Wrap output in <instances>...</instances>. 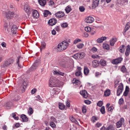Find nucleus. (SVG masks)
Wrapping results in <instances>:
<instances>
[{"instance_id": "nucleus-1", "label": "nucleus", "mask_w": 130, "mask_h": 130, "mask_svg": "<svg viewBox=\"0 0 130 130\" xmlns=\"http://www.w3.org/2000/svg\"><path fill=\"white\" fill-rule=\"evenodd\" d=\"M68 45V43L67 42L63 41L58 44L56 49L58 52H61L66 50Z\"/></svg>"}, {"instance_id": "nucleus-2", "label": "nucleus", "mask_w": 130, "mask_h": 130, "mask_svg": "<svg viewBox=\"0 0 130 130\" xmlns=\"http://www.w3.org/2000/svg\"><path fill=\"white\" fill-rule=\"evenodd\" d=\"M60 88L59 87H55L50 91L51 94L52 96L55 97L60 91Z\"/></svg>"}, {"instance_id": "nucleus-3", "label": "nucleus", "mask_w": 130, "mask_h": 130, "mask_svg": "<svg viewBox=\"0 0 130 130\" xmlns=\"http://www.w3.org/2000/svg\"><path fill=\"white\" fill-rule=\"evenodd\" d=\"M57 81L55 78L51 77L49 82V86L50 87H57Z\"/></svg>"}, {"instance_id": "nucleus-4", "label": "nucleus", "mask_w": 130, "mask_h": 130, "mask_svg": "<svg viewBox=\"0 0 130 130\" xmlns=\"http://www.w3.org/2000/svg\"><path fill=\"white\" fill-rule=\"evenodd\" d=\"M123 85L122 84L120 83L118 86V89L117 91V95L118 96H119L120 94L122 93L123 90Z\"/></svg>"}, {"instance_id": "nucleus-5", "label": "nucleus", "mask_w": 130, "mask_h": 130, "mask_svg": "<svg viewBox=\"0 0 130 130\" xmlns=\"http://www.w3.org/2000/svg\"><path fill=\"white\" fill-rule=\"evenodd\" d=\"M100 0H92V7L93 9L95 8L98 7L100 3Z\"/></svg>"}, {"instance_id": "nucleus-6", "label": "nucleus", "mask_w": 130, "mask_h": 130, "mask_svg": "<svg viewBox=\"0 0 130 130\" xmlns=\"http://www.w3.org/2000/svg\"><path fill=\"white\" fill-rule=\"evenodd\" d=\"M123 60V58L120 57L118 58L113 60L112 61V63L114 64H117L121 62Z\"/></svg>"}, {"instance_id": "nucleus-7", "label": "nucleus", "mask_w": 130, "mask_h": 130, "mask_svg": "<svg viewBox=\"0 0 130 130\" xmlns=\"http://www.w3.org/2000/svg\"><path fill=\"white\" fill-rule=\"evenodd\" d=\"M15 15L14 12V11L9 12L6 13V16L8 19H10L11 17H13Z\"/></svg>"}, {"instance_id": "nucleus-8", "label": "nucleus", "mask_w": 130, "mask_h": 130, "mask_svg": "<svg viewBox=\"0 0 130 130\" xmlns=\"http://www.w3.org/2000/svg\"><path fill=\"white\" fill-rule=\"evenodd\" d=\"M55 15L56 17L60 18L63 17L65 15V14L63 12L58 11L55 14Z\"/></svg>"}, {"instance_id": "nucleus-9", "label": "nucleus", "mask_w": 130, "mask_h": 130, "mask_svg": "<svg viewBox=\"0 0 130 130\" xmlns=\"http://www.w3.org/2000/svg\"><path fill=\"white\" fill-rule=\"evenodd\" d=\"M94 19L92 17H88L85 20V22L87 23H91L94 21Z\"/></svg>"}, {"instance_id": "nucleus-10", "label": "nucleus", "mask_w": 130, "mask_h": 130, "mask_svg": "<svg viewBox=\"0 0 130 130\" xmlns=\"http://www.w3.org/2000/svg\"><path fill=\"white\" fill-rule=\"evenodd\" d=\"M57 22V20L55 19H52L49 21L48 23L49 25L51 26L55 25Z\"/></svg>"}, {"instance_id": "nucleus-11", "label": "nucleus", "mask_w": 130, "mask_h": 130, "mask_svg": "<svg viewBox=\"0 0 130 130\" xmlns=\"http://www.w3.org/2000/svg\"><path fill=\"white\" fill-rule=\"evenodd\" d=\"M53 72L54 74L61 75L62 76H64V73L58 70H53Z\"/></svg>"}, {"instance_id": "nucleus-12", "label": "nucleus", "mask_w": 130, "mask_h": 130, "mask_svg": "<svg viewBox=\"0 0 130 130\" xmlns=\"http://www.w3.org/2000/svg\"><path fill=\"white\" fill-rule=\"evenodd\" d=\"M107 37H102L100 38H98L96 40L97 43H101L103 42V41L106 39Z\"/></svg>"}, {"instance_id": "nucleus-13", "label": "nucleus", "mask_w": 130, "mask_h": 130, "mask_svg": "<svg viewBox=\"0 0 130 130\" xmlns=\"http://www.w3.org/2000/svg\"><path fill=\"white\" fill-rule=\"evenodd\" d=\"M80 93L84 98H86L88 96L87 92V91L85 90L81 91L80 92Z\"/></svg>"}, {"instance_id": "nucleus-14", "label": "nucleus", "mask_w": 130, "mask_h": 130, "mask_svg": "<svg viewBox=\"0 0 130 130\" xmlns=\"http://www.w3.org/2000/svg\"><path fill=\"white\" fill-rule=\"evenodd\" d=\"M32 16L34 18H38L39 17V15L37 11L36 10H34L33 11Z\"/></svg>"}, {"instance_id": "nucleus-15", "label": "nucleus", "mask_w": 130, "mask_h": 130, "mask_svg": "<svg viewBox=\"0 0 130 130\" xmlns=\"http://www.w3.org/2000/svg\"><path fill=\"white\" fill-rule=\"evenodd\" d=\"M13 104V103L12 102L10 101L6 104L5 106L7 109H9Z\"/></svg>"}, {"instance_id": "nucleus-16", "label": "nucleus", "mask_w": 130, "mask_h": 130, "mask_svg": "<svg viewBox=\"0 0 130 130\" xmlns=\"http://www.w3.org/2000/svg\"><path fill=\"white\" fill-rule=\"evenodd\" d=\"M18 29L16 25H13L11 28V31L13 34H15L16 33V30Z\"/></svg>"}, {"instance_id": "nucleus-17", "label": "nucleus", "mask_w": 130, "mask_h": 130, "mask_svg": "<svg viewBox=\"0 0 130 130\" xmlns=\"http://www.w3.org/2000/svg\"><path fill=\"white\" fill-rule=\"evenodd\" d=\"M40 5L42 6H44L46 5V0H38Z\"/></svg>"}, {"instance_id": "nucleus-18", "label": "nucleus", "mask_w": 130, "mask_h": 130, "mask_svg": "<svg viewBox=\"0 0 130 130\" xmlns=\"http://www.w3.org/2000/svg\"><path fill=\"white\" fill-rule=\"evenodd\" d=\"M129 91V88L128 86H126L125 88V91L123 93V95L125 96H127L128 93Z\"/></svg>"}, {"instance_id": "nucleus-19", "label": "nucleus", "mask_w": 130, "mask_h": 130, "mask_svg": "<svg viewBox=\"0 0 130 130\" xmlns=\"http://www.w3.org/2000/svg\"><path fill=\"white\" fill-rule=\"evenodd\" d=\"M117 41V38H112L110 40V44L111 46L114 45L115 43Z\"/></svg>"}, {"instance_id": "nucleus-20", "label": "nucleus", "mask_w": 130, "mask_h": 130, "mask_svg": "<svg viewBox=\"0 0 130 130\" xmlns=\"http://www.w3.org/2000/svg\"><path fill=\"white\" fill-rule=\"evenodd\" d=\"M130 51V46L129 45H128L126 46V51L125 54L126 56H127L129 54Z\"/></svg>"}, {"instance_id": "nucleus-21", "label": "nucleus", "mask_w": 130, "mask_h": 130, "mask_svg": "<svg viewBox=\"0 0 130 130\" xmlns=\"http://www.w3.org/2000/svg\"><path fill=\"white\" fill-rule=\"evenodd\" d=\"M72 10L71 6L69 5L67 6L65 9L66 12L67 13L70 12Z\"/></svg>"}, {"instance_id": "nucleus-22", "label": "nucleus", "mask_w": 130, "mask_h": 130, "mask_svg": "<svg viewBox=\"0 0 130 130\" xmlns=\"http://www.w3.org/2000/svg\"><path fill=\"white\" fill-rule=\"evenodd\" d=\"M21 117L24 122H27L28 121V118L26 117L25 115H21Z\"/></svg>"}, {"instance_id": "nucleus-23", "label": "nucleus", "mask_w": 130, "mask_h": 130, "mask_svg": "<svg viewBox=\"0 0 130 130\" xmlns=\"http://www.w3.org/2000/svg\"><path fill=\"white\" fill-rule=\"evenodd\" d=\"M72 82L73 83L75 84L76 85H79L80 84V81L75 78L73 79Z\"/></svg>"}, {"instance_id": "nucleus-24", "label": "nucleus", "mask_w": 130, "mask_h": 130, "mask_svg": "<svg viewBox=\"0 0 130 130\" xmlns=\"http://www.w3.org/2000/svg\"><path fill=\"white\" fill-rule=\"evenodd\" d=\"M100 64L102 66H105L106 65V62L105 60L103 59L101 60L100 62Z\"/></svg>"}, {"instance_id": "nucleus-25", "label": "nucleus", "mask_w": 130, "mask_h": 130, "mask_svg": "<svg viewBox=\"0 0 130 130\" xmlns=\"http://www.w3.org/2000/svg\"><path fill=\"white\" fill-rule=\"evenodd\" d=\"M89 72V70L86 67H85L84 68V73L85 75H87Z\"/></svg>"}, {"instance_id": "nucleus-26", "label": "nucleus", "mask_w": 130, "mask_h": 130, "mask_svg": "<svg viewBox=\"0 0 130 130\" xmlns=\"http://www.w3.org/2000/svg\"><path fill=\"white\" fill-rule=\"evenodd\" d=\"M98 65V61L96 60H94L92 62V66L94 68L97 67Z\"/></svg>"}, {"instance_id": "nucleus-27", "label": "nucleus", "mask_w": 130, "mask_h": 130, "mask_svg": "<svg viewBox=\"0 0 130 130\" xmlns=\"http://www.w3.org/2000/svg\"><path fill=\"white\" fill-rule=\"evenodd\" d=\"M130 25V23L129 22H128L126 24L125 28L124 30V31L125 32L129 28Z\"/></svg>"}, {"instance_id": "nucleus-28", "label": "nucleus", "mask_w": 130, "mask_h": 130, "mask_svg": "<svg viewBox=\"0 0 130 130\" xmlns=\"http://www.w3.org/2000/svg\"><path fill=\"white\" fill-rule=\"evenodd\" d=\"M70 119L72 122L75 123L77 124H78V122L73 117H70Z\"/></svg>"}, {"instance_id": "nucleus-29", "label": "nucleus", "mask_w": 130, "mask_h": 130, "mask_svg": "<svg viewBox=\"0 0 130 130\" xmlns=\"http://www.w3.org/2000/svg\"><path fill=\"white\" fill-rule=\"evenodd\" d=\"M46 44L44 42H42L41 43L40 46V50L41 51L42 49H44L45 47Z\"/></svg>"}, {"instance_id": "nucleus-30", "label": "nucleus", "mask_w": 130, "mask_h": 130, "mask_svg": "<svg viewBox=\"0 0 130 130\" xmlns=\"http://www.w3.org/2000/svg\"><path fill=\"white\" fill-rule=\"evenodd\" d=\"M40 63V61L38 60H36L34 63L33 64V65L35 67L37 68L38 66L39 65Z\"/></svg>"}, {"instance_id": "nucleus-31", "label": "nucleus", "mask_w": 130, "mask_h": 130, "mask_svg": "<svg viewBox=\"0 0 130 130\" xmlns=\"http://www.w3.org/2000/svg\"><path fill=\"white\" fill-rule=\"evenodd\" d=\"M103 48L105 49L108 50L109 49V45L107 44L104 43L103 44Z\"/></svg>"}, {"instance_id": "nucleus-32", "label": "nucleus", "mask_w": 130, "mask_h": 130, "mask_svg": "<svg viewBox=\"0 0 130 130\" xmlns=\"http://www.w3.org/2000/svg\"><path fill=\"white\" fill-rule=\"evenodd\" d=\"M44 15L45 17H46L49 14H51V13L47 10H45L44 12Z\"/></svg>"}, {"instance_id": "nucleus-33", "label": "nucleus", "mask_w": 130, "mask_h": 130, "mask_svg": "<svg viewBox=\"0 0 130 130\" xmlns=\"http://www.w3.org/2000/svg\"><path fill=\"white\" fill-rule=\"evenodd\" d=\"M24 10L26 12H29L30 10L29 6L28 5L25 6Z\"/></svg>"}, {"instance_id": "nucleus-34", "label": "nucleus", "mask_w": 130, "mask_h": 130, "mask_svg": "<svg viewBox=\"0 0 130 130\" xmlns=\"http://www.w3.org/2000/svg\"><path fill=\"white\" fill-rule=\"evenodd\" d=\"M92 30L93 29H91L90 27L89 26L86 27L85 28V30L87 32L92 31Z\"/></svg>"}, {"instance_id": "nucleus-35", "label": "nucleus", "mask_w": 130, "mask_h": 130, "mask_svg": "<svg viewBox=\"0 0 130 130\" xmlns=\"http://www.w3.org/2000/svg\"><path fill=\"white\" fill-rule=\"evenodd\" d=\"M110 94V91L109 90H106L104 92V95L106 96H109Z\"/></svg>"}, {"instance_id": "nucleus-36", "label": "nucleus", "mask_w": 130, "mask_h": 130, "mask_svg": "<svg viewBox=\"0 0 130 130\" xmlns=\"http://www.w3.org/2000/svg\"><path fill=\"white\" fill-rule=\"evenodd\" d=\"M59 108L61 109H63L64 108V105L62 103H59Z\"/></svg>"}, {"instance_id": "nucleus-37", "label": "nucleus", "mask_w": 130, "mask_h": 130, "mask_svg": "<svg viewBox=\"0 0 130 130\" xmlns=\"http://www.w3.org/2000/svg\"><path fill=\"white\" fill-rule=\"evenodd\" d=\"M11 63L10 61L9 60L6 61L4 63V66H9Z\"/></svg>"}, {"instance_id": "nucleus-38", "label": "nucleus", "mask_w": 130, "mask_h": 130, "mask_svg": "<svg viewBox=\"0 0 130 130\" xmlns=\"http://www.w3.org/2000/svg\"><path fill=\"white\" fill-rule=\"evenodd\" d=\"M79 55V58L80 59H82L85 56V54L83 52L81 53H78Z\"/></svg>"}, {"instance_id": "nucleus-39", "label": "nucleus", "mask_w": 130, "mask_h": 130, "mask_svg": "<svg viewBox=\"0 0 130 130\" xmlns=\"http://www.w3.org/2000/svg\"><path fill=\"white\" fill-rule=\"evenodd\" d=\"M100 111L102 114H104L105 113L104 106H103L100 109Z\"/></svg>"}, {"instance_id": "nucleus-40", "label": "nucleus", "mask_w": 130, "mask_h": 130, "mask_svg": "<svg viewBox=\"0 0 130 130\" xmlns=\"http://www.w3.org/2000/svg\"><path fill=\"white\" fill-rule=\"evenodd\" d=\"M84 46V44L83 43H80L77 45V48L79 49L82 48Z\"/></svg>"}, {"instance_id": "nucleus-41", "label": "nucleus", "mask_w": 130, "mask_h": 130, "mask_svg": "<svg viewBox=\"0 0 130 130\" xmlns=\"http://www.w3.org/2000/svg\"><path fill=\"white\" fill-rule=\"evenodd\" d=\"M50 126L53 128L56 127V125L55 123L53 121H51L50 122Z\"/></svg>"}, {"instance_id": "nucleus-42", "label": "nucleus", "mask_w": 130, "mask_h": 130, "mask_svg": "<svg viewBox=\"0 0 130 130\" xmlns=\"http://www.w3.org/2000/svg\"><path fill=\"white\" fill-rule=\"evenodd\" d=\"M122 124L120 122V121L118 122L116 124L117 127V128H119L121 127Z\"/></svg>"}, {"instance_id": "nucleus-43", "label": "nucleus", "mask_w": 130, "mask_h": 130, "mask_svg": "<svg viewBox=\"0 0 130 130\" xmlns=\"http://www.w3.org/2000/svg\"><path fill=\"white\" fill-rule=\"evenodd\" d=\"M103 104V103L102 101H99L97 103V105L99 107H101Z\"/></svg>"}, {"instance_id": "nucleus-44", "label": "nucleus", "mask_w": 130, "mask_h": 130, "mask_svg": "<svg viewBox=\"0 0 130 130\" xmlns=\"http://www.w3.org/2000/svg\"><path fill=\"white\" fill-rule=\"evenodd\" d=\"M81 41V39L78 38H77L74 40L73 42V43L74 44H76L78 42Z\"/></svg>"}, {"instance_id": "nucleus-45", "label": "nucleus", "mask_w": 130, "mask_h": 130, "mask_svg": "<svg viewBox=\"0 0 130 130\" xmlns=\"http://www.w3.org/2000/svg\"><path fill=\"white\" fill-rule=\"evenodd\" d=\"M79 9L80 12H83L85 10V8L84 6H81L79 7Z\"/></svg>"}, {"instance_id": "nucleus-46", "label": "nucleus", "mask_w": 130, "mask_h": 130, "mask_svg": "<svg viewBox=\"0 0 130 130\" xmlns=\"http://www.w3.org/2000/svg\"><path fill=\"white\" fill-rule=\"evenodd\" d=\"M27 85V83L25 81H23V87L24 90L26 88Z\"/></svg>"}, {"instance_id": "nucleus-47", "label": "nucleus", "mask_w": 130, "mask_h": 130, "mask_svg": "<svg viewBox=\"0 0 130 130\" xmlns=\"http://www.w3.org/2000/svg\"><path fill=\"white\" fill-rule=\"evenodd\" d=\"M121 70L123 72H124L126 71V68L125 66H123L121 68Z\"/></svg>"}, {"instance_id": "nucleus-48", "label": "nucleus", "mask_w": 130, "mask_h": 130, "mask_svg": "<svg viewBox=\"0 0 130 130\" xmlns=\"http://www.w3.org/2000/svg\"><path fill=\"white\" fill-rule=\"evenodd\" d=\"M124 102L123 99V98H121L120 99L119 101V103L120 105H121Z\"/></svg>"}, {"instance_id": "nucleus-49", "label": "nucleus", "mask_w": 130, "mask_h": 130, "mask_svg": "<svg viewBox=\"0 0 130 130\" xmlns=\"http://www.w3.org/2000/svg\"><path fill=\"white\" fill-rule=\"evenodd\" d=\"M98 120V118L94 116L92 117V121L93 122H95L96 121Z\"/></svg>"}, {"instance_id": "nucleus-50", "label": "nucleus", "mask_w": 130, "mask_h": 130, "mask_svg": "<svg viewBox=\"0 0 130 130\" xmlns=\"http://www.w3.org/2000/svg\"><path fill=\"white\" fill-rule=\"evenodd\" d=\"M61 26L62 27L66 28L67 27L68 24L66 23H63L61 24Z\"/></svg>"}, {"instance_id": "nucleus-51", "label": "nucleus", "mask_w": 130, "mask_h": 130, "mask_svg": "<svg viewBox=\"0 0 130 130\" xmlns=\"http://www.w3.org/2000/svg\"><path fill=\"white\" fill-rule=\"evenodd\" d=\"M59 64L63 68H65L66 67V66L65 64L61 62H59Z\"/></svg>"}, {"instance_id": "nucleus-52", "label": "nucleus", "mask_w": 130, "mask_h": 130, "mask_svg": "<svg viewBox=\"0 0 130 130\" xmlns=\"http://www.w3.org/2000/svg\"><path fill=\"white\" fill-rule=\"evenodd\" d=\"M36 68H37L36 67H35L34 65H32L30 68V70L31 71H34L36 70Z\"/></svg>"}, {"instance_id": "nucleus-53", "label": "nucleus", "mask_w": 130, "mask_h": 130, "mask_svg": "<svg viewBox=\"0 0 130 130\" xmlns=\"http://www.w3.org/2000/svg\"><path fill=\"white\" fill-rule=\"evenodd\" d=\"M72 57L75 59H77L78 57H79L78 53H77L75 54Z\"/></svg>"}, {"instance_id": "nucleus-54", "label": "nucleus", "mask_w": 130, "mask_h": 130, "mask_svg": "<svg viewBox=\"0 0 130 130\" xmlns=\"http://www.w3.org/2000/svg\"><path fill=\"white\" fill-rule=\"evenodd\" d=\"M54 29L56 30L57 31L59 32L60 31V28L59 26H56L54 28Z\"/></svg>"}, {"instance_id": "nucleus-55", "label": "nucleus", "mask_w": 130, "mask_h": 130, "mask_svg": "<svg viewBox=\"0 0 130 130\" xmlns=\"http://www.w3.org/2000/svg\"><path fill=\"white\" fill-rule=\"evenodd\" d=\"M54 4V3L52 0H50L48 3L49 5L52 6Z\"/></svg>"}, {"instance_id": "nucleus-56", "label": "nucleus", "mask_w": 130, "mask_h": 130, "mask_svg": "<svg viewBox=\"0 0 130 130\" xmlns=\"http://www.w3.org/2000/svg\"><path fill=\"white\" fill-rule=\"evenodd\" d=\"M28 113L29 115L32 114L33 113V110L32 108H29V110L28 111Z\"/></svg>"}, {"instance_id": "nucleus-57", "label": "nucleus", "mask_w": 130, "mask_h": 130, "mask_svg": "<svg viewBox=\"0 0 130 130\" xmlns=\"http://www.w3.org/2000/svg\"><path fill=\"white\" fill-rule=\"evenodd\" d=\"M91 51L93 52H95L97 51V49L95 47H93L91 49Z\"/></svg>"}, {"instance_id": "nucleus-58", "label": "nucleus", "mask_w": 130, "mask_h": 130, "mask_svg": "<svg viewBox=\"0 0 130 130\" xmlns=\"http://www.w3.org/2000/svg\"><path fill=\"white\" fill-rule=\"evenodd\" d=\"M114 107L113 106H111L109 107L108 108V111H112L114 109Z\"/></svg>"}, {"instance_id": "nucleus-59", "label": "nucleus", "mask_w": 130, "mask_h": 130, "mask_svg": "<svg viewBox=\"0 0 130 130\" xmlns=\"http://www.w3.org/2000/svg\"><path fill=\"white\" fill-rule=\"evenodd\" d=\"M81 74V72L80 71H78L77 72L75 73V75L77 76H80Z\"/></svg>"}, {"instance_id": "nucleus-60", "label": "nucleus", "mask_w": 130, "mask_h": 130, "mask_svg": "<svg viewBox=\"0 0 130 130\" xmlns=\"http://www.w3.org/2000/svg\"><path fill=\"white\" fill-rule=\"evenodd\" d=\"M92 57L94 59L98 58H99V56L98 55H92Z\"/></svg>"}, {"instance_id": "nucleus-61", "label": "nucleus", "mask_w": 130, "mask_h": 130, "mask_svg": "<svg viewBox=\"0 0 130 130\" xmlns=\"http://www.w3.org/2000/svg\"><path fill=\"white\" fill-rule=\"evenodd\" d=\"M70 103L69 102V101H67L66 102V105L67 107H70Z\"/></svg>"}, {"instance_id": "nucleus-62", "label": "nucleus", "mask_w": 130, "mask_h": 130, "mask_svg": "<svg viewBox=\"0 0 130 130\" xmlns=\"http://www.w3.org/2000/svg\"><path fill=\"white\" fill-rule=\"evenodd\" d=\"M102 125V124L99 123H97L96 125V126L98 127H99Z\"/></svg>"}, {"instance_id": "nucleus-63", "label": "nucleus", "mask_w": 130, "mask_h": 130, "mask_svg": "<svg viewBox=\"0 0 130 130\" xmlns=\"http://www.w3.org/2000/svg\"><path fill=\"white\" fill-rule=\"evenodd\" d=\"M8 23H6L5 24V25H4V27L5 28L6 30V29H7V30H8Z\"/></svg>"}, {"instance_id": "nucleus-64", "label": "nucleus", "mask_w": 130, "mask_h": 130, "mask_svg": "<svg viewBox=\"0 0 130 130\" xmlns=\"http://www.w3.org/2000/svg\"><path fill=\"white\" fill-rule=\"evenodd\" d=\"M36 91V89H34L32 90L31 91V93L32 94H34Z\"/></svg>"}]
</instances>
